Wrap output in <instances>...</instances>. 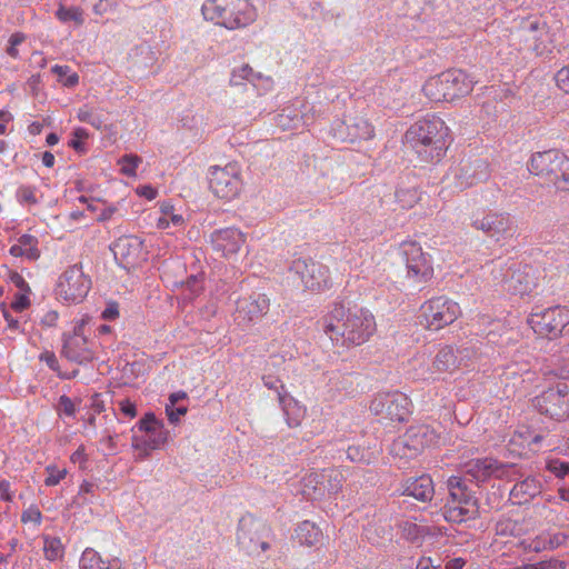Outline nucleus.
<instances>
[{
	"label": "nucleus",
	"mask_w": 569,
	"mask_h": 569,
	"mask_svg": "<svg viewBox=\"0 0 569 569\" xmlns=\"http://www.w3.org/2000/svg\"><path fill=\"white\" fill-rule=\"evenodd\" d=\"M78 118L82 122H90V123L94 124V122L91 119L92 112L88 109H80L79 113H78Z\"/></svg>",
	"instance_id": "63"
},
{
	"label": "nucleus",
	"mask_w": 569,
	"mask_h": 569,
	"mask_svg": "<svg viewBox=\"0 0 569 569\" xmlns=\"http://www.w3.org/2000/svg\"><path fill=\"white\" fill-rule=\"evenodd\" d=\"M10 253L13 257H24L29 260H37L40 257L37 238L30 234L21 236L18 242L10 248Z\"/></svg>",
	"instance_id": "32"
},
{
	"label": "nucleus",
	"mask_w": 569,
	"mask_h": 569,
	"mask_svg": "<svg viewBox=\"0 0 569 569\" xmlns=\"http://www.w3.org/2000/svg\"><path fill=\"white\" fill-rule=\"evenodd\" d=\"M539 492V482L535 478H527L523 481L515 485L511 490V496L517 499L518 503H523L529 501Z\"/></svg>",
	"instance_id": "35"
},
{
	"label": "nucleus",
	"mask_w": 569,
	"mask_h": 569,
	"mask_svg": "<svg viewBox=\"0 0 569 569\" xmlns=\"http://www.w3.org/2000/svg\"><path fill=\"white\" fill-rule=\"evenodd\" d=\"M452 184L465 191L489 179V166L482 160H462L452 169Z\"/></svg>",
	"instance_id": "15"
},
{
	"label": "nucleus",
	"mask_w": 569,
	"mask_h": 569,
	"mask_svg": "<svg viewBox=\"0 0 569 569\" xmlns=\"http://www.w3.org/2000/svg\"><path fill=\"white\" fill-rule=\"evenodd\" d=\"M290 270L300 278L307 290L320 292L331 287L329 268L312 259L298 258L292 261Z\"/></svg>",
	"instance_id": "12"
},
{
	"label": "nucleus",
	"mask_w": 569,
	"mask_h": 569,
	"mask_svg": "<svg viewBox=\"0 0 569 569\" xmlns=\"http://www.w3.org/2000/svg\"><path fill=\"white\" fill-rule=\"evenodd\" d=\"M459 352L452 346L441 347L431 363L433 372L453 375L465 367L466 365L463 359L459 357Z\"/></svg>",
	"instance_id": "27"
},
{
	"label": "nucleus",
	"mask_w": 569,
	"mask_h": 569,
	"mask_svg": "<svg viewBox=\"0 0 569 569\" xmlns=\"http://www.w3.org/2000/svg\"><path fill=\"white\" fill-rule=\"evenodd\" d=\"M521 527L512 519H501L496 525V533L501 537L519 536Z\"/></svg>",
	"instance_id": "44"
},
{
	"label": "nucleus",
	"mask_w": 569,
	"mask_h": 569,
	"mask_svg": "<svg viewBox=\"0 0 569 569\" xmlns=\"http://www.w3.org/2000/svg\"><path fill=\"white\" fill-rule=\"evenodd\" d=\"M338 136L348 142L367 140L373 137V127L363 117H349L339 127Z\"/></svg>",
	"instance_id": "25"
},
{
	"label": "nucleus",
	"mask_w": 569,
	"mask_h": 569,
	"mask_svg": "<svg viewBox=\"0 0 569 569\" xmlns=\"http://www.w3.org/2000/svg\"><path fill=\"white\" fill-rule=\"evenodd\" d=\"M252 73L251 67L248 64L242 66L240 69L233 71V76H239L242 79H249V76Z\"/></svg>",
	"instance_id": "62"
},
{
	"label": "nucleus",
	"mask_w": 569,
	"mask_h": 569,
	"mask_svg": "<svg viewBox=\"0 0 569 569\" xmlns=\"http://www.w3.org/2000/svg\"><path fill=\"white\" fill-rule=\"evenodd\" d=\"M555 81L563 93L569 94V64L556 72Z\"/></svg>",
	"instance_id": "48"
},
{
	"label": "nucleus",
	"mask_w": 569,
	"mask_h": 569,
	"mask_svg": "<svg viewBox=\"0 0 569 569\" xmlns=\"http://www.w3.org/2000/svg\"><path fill=\"white\" fill-rule=\"evenodd\" d=\"M91 408L96 413H100L104 409L103 401L98 393L93 395L91 398Z\"/></svg>",
	"instance_id": "60"
},
{
	"label": "nucleus",
	"mask_w": 569,
	"mask_h": 569,
	"mask_svg": "<svg viewBox=\"0 0 569 569\" xmlns=\"http://www.w3.org/2000/svg\"><path fill=\"white\" fill-rule=\"evenodd\" d=\"M138 428L140 431L144 432V436H134L132 438V446L144 457H147L150 451L159 449L168 441L169 431L164 428L163 422L158 420L152 412L146 413L144 417L140 419Z\"/></svg>",
	"instance_id": "10"
},
{
	"label": "nucleus",
	"mask_w": 569,
	"mask_h": 569,
	"mask_svg": "<svg viewBox=\"0 0 569 569\" xmlns=\"http://www.w3.org/2000/svg\"><path fill=\"white\" fill-rule=\"evenodd\" d=\"M80 569H119L103 559L96 550L87 548L80 558Z\"/></svg>",
	"instance_id": "36"
},
{
	"label": "nucleus",
	"mask_w": 569,
	"mask_h": 569,
	"mask_svg": "<svg viewBox=\"0 0 569 569\" xmlns=\"http://www.w3.org/2000/svg\"><path fill=\"white\" fill-rule=\"evenodd\" d=\"M547 468L557 477H565L566 475H569V462L560 461L559 459L550 460Z\"/></svg>",
	"instance_id": "49"
},
{
	"label": "nucleus",
	"mask_w": 569,
	"mask_h": 569,
	"mask_svg": "<svg viewBox=\"0 0 569 569\" xmlns=\"http://www.w3.org/2000/svg\"><path fill=\"white\" fill-rule=\"evenodd\" d=\"M43 555L48 561L62 560L64 557V546L57 537H43Z\"/></svg>",
	"instance_id": "38"
},
{
	"label": "nucleus",
	"mask_w": 569,
	"mask_h": 569,
	"mask_svg": "<svg viewBox=\"0 0 569 569\" xmlns=\"http://www.w3.org/2000/svg\"><path fill=\"white\" fill-rule=\"evenodd\" d=\"M567 562L558 558H550L535 563H527L511 569H566Z\"/></svg>",
	"instance_id": "43"
},
{
	"label": "nucleus",
	"mask_w": 569,
	"mask_h": 569,
	"mask_svg": "<svg viewBox=\"0 0 569 569\" xmlns=\"http://www.w3.org/2000/svg\"><path fill=\"white\" fill-rule=\"evenodd\" d=\"M211 243L222 257L230 258L244 246L246 236L236 228L220 229L211 234Z\"/></svg>",
	"instance_id": "23"
},
{
	"label": "nucleus",
	"mask_w": 569,
	"mask_h": 569,
	"mask_svg": "<svg viewBox=\"0 0 569 569\" xmlns=\"http://www.w3.org/2000/svg\"><path fill=\"white\" fill-rule=\"evenodd\" d=\"M403 488L406 495L423 502L430 501L435 495L433 481L427 475L408 479Z\"/></svg>",
	"instance_id": "28"
},
{
	"label": "nucleus",
	"mask_w": 569,
	"mask_h": 569,
	"mask_svg": "<svg viewBox=\"0 0 569 569\" xmlns=\"http://www.w3.org/2000/svg\"><path fill=\"white\" fill-rule=\"evenodd\" d=\"M471 227L482 231L496 241L511 239L516 232V226L509 213L488 212L481 218L475 219Z\"/></svg>",
	"instance_id": "16"
},
{
	"label": "nucleus",
	"mask_w": 569,
	"mask_h": 569,
	"mask_svg": "<svg viewBox=\"0 0 569 569\" xmlns=\"http://www.w3.org/2000/svg\"><path fill=\"white\" fill-rule=\"evenodd\" d=\"M266 526L252 517H243L239 521L238 542L248 553H259L269 549V543L261 540Z\"/></svg>",
	"instance_id": "19"
},
{
	"label": "nucleus",
	"mask_w": 569,
	"mask_h": 569,
	"mask_svg": "<svg viewBox=\"0 0 569 569\" xmlns=\"http://www.w3.org/2000/svg\"><path fill=\"white\" fill-rule=\"evenodd\" d=\"M519 546L527 552H542L549 550L548 532H541L535 538L522 539Z\"/></svg>",
	"instance_id": "40"
},
{
	"label": "nucleus",
	"mask_w": 569,
	"mask_h": 569,
	"mask_svg": "<svg viewBox=\"0 0 569 569\" xmlns=\"http://www.w3.org/2000/svg\"><path fill=\"white\" fill-rule=\"evenodd\" d=\"M411 401L407 395L402 392L383 393L377 396L371 405L370 410L391 421H405L410 415Z\"/></svg>",
	"instance_id": "14"
},
{
	"label": "nucleus",
	"mask_w": 569,
	"mask_h": 569,
	"mask_svg": "<svg viewBox=\"0 0 569 569\" xmlns=\"http://www.w3.org/2000/svg\"><path fill=\"white\" fill-rule=\"evenodd\" d=\"M472 90V80L460 69H449L431 77L422 87L425 96L435 102H452Z\"/></svg>",
	"instance_id": "4"
},
{
	"label": "nucleus",
	"mask_w": 569,
	"mask_h": 569,
	"mask_svg": "<svg viewBox=\"0 0 569 569\" xmlns=\"http://www.w3.org/2000/svg\"><path fill=\"white\" fill-rule=\"evenodd\" d=\"M528 323L538 336L556 339L569 325V309L556 306L531 312L528 317Z\"/></svg>",
	"instance_id": "9"
},
{
	"label": "nucleus",
	"mask_w": 569,
	"mask_h": 569,
	"mask_svg": "<svg viewBox=\"0 0 569 569\" xmlns=\"http://www.w3.org/2000/svg\"><path fill=\"white\" fill-rule=\"evenodd\" d=\"M73 139L69 142V146L77 151H83L82 139L87 138L88 134L84 129H76L73 132Z\"/></svg>",
	"instance_id": "55"
},
{
	"label": "nucleus",
	"mask_w": 569,
	"mask_h": 569,
	"mask_svg": "<svg viewBox=\"0 0 569 569\" xmlns=\"http://www.w3.org/2000/svg\"><path fill=\"white\" fill-rule=\"evenodd\" d=\"M296 537L300 545L307 547L318 546L323 538L322 531L319 527L309 520H305L299 523L296 529Z\"/></svg>",
	"instance_id": "31"
},
{
	"label": "nucleus",
	"mask_w": 569,
	"mask_h": 569,
	"mask_svg": "<svg viewBox=\"0 0 569 569\" xmlns=\"http://www.w3.org/2000/svg\"><path fill=\"white\" fill-rule=\"evenodd\" d=\"M22 522H33L39 525L41 522V512L37 507H30L23 511L21 516Z\"/></svg>",
	"instance_id": "53"
},
{
	"label": "nucleus",
	"mask_w": 569,
	"mask_h": 569,
	"mask_svg": "<svg viewBox=\"0 0 569 569\" xmlns=\"http://www.w3.org/2000/svg\"><path fill=\"white\" fill-rule=\"evenodd\" d=\"M322 332L337 348L350 349L367 342L376 332L373 315L360 307L336 303L319 320Z\"/></svg>",
	"instance_id": "1"
},
{
	"label": "nucleus",
	"mask_w": 569,
	"mask_h": 569,
	"mask_svg": "<svg viewBox=\"0 0 569 569\" xmlns=\"http://www.w3.org/2000/svg\"><path fill=\"white\" fill-rule=\"evenodd\" d=\"M511 469L512 466L501 465L492 458L469 460L462 466V472L476 481H486L491 476L502 478Z\"/></svg>",
	"instance_id": "21"
},
{
	"label": "nucleus",
	"mask_w": 569,
	"mask_h": 569,
	"mask_svg": "<svg viewBox=\"0 0 569 569\" xmlns=\"http://www.w3.org/2000/svg\"><path fill=\"white\" fill-rule=\"evenodd\" d=\"M508 290L515 295H527L530 291V281L521 271H515L508 281Z\"/></svg>",
	"instance_id": "41"
},
{
	"label": "nucleus",
	"mask_w": 569,
	"mask_h": 569,
	"mask_svg": "<svg viewBox=\"0 0 569 569\" xmlns=\"http://www.w3.org/2000/svg\"><path fill=\"white\" fill-rule=\"evenodd\" d=\"M563 154L555 149L536 152L528 162V170L530 173L548 182L555 167L559 163L560 157Z\"/></svg>",
	"instance_id": "26"
},
{
	"label": "nucleus",
	"mask_w": 569,
	"mask_h": 569,
	"mask_svg": "<svg viewBox=\"0 0 569 569\" xmlns=\"http://www.w3.org/2000/svg\"><path fill=\"white\" fill-rule=\"evenodd\" d=\"M56 16L61 22L73 21L77 26H81L84 21L83 11L78 7L67 8L60 4Z\"/></svg>",
	"instance_id": "42"
},
{
	"label": "nucleus",
	"mask_w": 569,
	"mask_h": 569,
	"mask_svg": "<svg viewBox=\"0 0 569 569\" xmlns=\"http://www.w3.org/2000/svg\"><path fill=\"white\" fill-rule=\"evenodd\" d=\"M48 477L44 480L47 486L58 485L67 475L66 469H58L56 466H48L46 468Z\"/></svg>",
	"instance_id": "47"
},
{
	"label": "nucleus",
	"mask_w": 569,
	"mask_h": 569,
	"mask_svg": "<svg viewBox=\"0 0 569 569\" xmlns=\"http://www.w3.org/2000/svg\"><path fill=\"white\" fill-rule=\"evenodd\" d=\"M421 199V192L415 187L399 188L396 191V201L403 210L412 209Z\"/></svg>",
	"instance_id": "37"
},
{
	"label": "nucleus",
	"mask_w": 569,
	"mask_h": 569,
	"mask_svg": "<svg viewBox=\"0 0 569 569\" xmlns=\"http://www.w3.org/2000/svg\"><path fill=\"white\" fill-rule=\"evenodd\" d=\"M323 476L322 482L325 483L326 493L337 495L342 489L343 475L337 469H326L321 471Z\"/></svg>",
	"instance_id": "39"
},
{
	"label": "nucleus",
	"mask_w": 569,
	"mask_h": 569,
	"mask_svg": "<svg viewBox=\"0 0 569 569\" xmlns=\"http://www.w3.org/2000/svg\"><path fill=\"white\" fill-rule=\"evenodd\" d=\"M420 323L427 330L438 331L453 323L461 315L457 302L445 298L436 297L426 301L420 308Z\"/></svg>",
	"instance_id": "7"
},
{
	"label": "nucleus",
	"mask_w": 569,
	"mask_h": 569,
	"mask_svg": "<svg viewBox=\"0 0 569 569\" xmlns=\"http://www.w3.org/2000/svg\"><path fill=\"white\" fill-rule=\"evenodd\" d=\"M548 532L549 550H555L567 543L569 537L563 532Z\"/></svg>",
	"instance_id": "51"
},
{
	"label": "nucleus",
	"mask_w": 569,
	"mask_h": 569,
	"mask_svg": "<svg viewBox=\"0 0 569 569\" xmlns=\"http://www.w3.org/2000/svg\"><path fill=\"white\" fill-rule=\"evenodd\" d=\"M449 499L445 507V518L450 522L461 523L475 519L478 515V501L468 490L461 477L448 479Z\"/></svg>",
	"instance_id": "6"
},
{
	"label": "nucleus",
	"mask_w": 569,
	"mask_h": 569,
	"mask_svg": "<svg viewBox=\"0 0 569 569\" xmlns=\"http://www.w3.org/2000/svg\"><path fill=\"white\" fill-rule=\"evenodd\" d=\"M262 381L268 389L277 392L278 400L286 415L288 426L290 428L299 427L302 419V413H300L301 409L298 406V402L288 396L284 385L273 376H263Z\"/></svg>",
	"instance_id": "20"
},
{
	"label": "nucleus",
	"mask_w": 569,
	"mask_h": 569,
	"mask_svg": "<svg viewBox=\"0 0 569 569\" xmlns=\"http://www.w3.org/2000/svg\"><path fill=\"white\" fill-rule=\"evenodd\" d=\"M270 300L264 293H253L237 302V319L249 325L261 319L269 311Z\"/></svg>",
	"instance_id": "22"
},
{
	"label": "nucleus",
	"mask_w": 569,
	"mask_h": 569,
	"mask_svg": "<svg viewBox=\"0 0 569 569\" xmlns=\"http://www.w3.org/2000/svg\"><path fill=\"white\" fill-rule=\"evenodd\" d=\"M209 187L221 199H233L241 189L240 168L236 162L210 169Z\"/></svg>",
	"instance_id": "13"
},
{
	"label": "nucleus",
	"mask_w": 569,
	"mask_h": 569,
	"mask_svg": "<svg viewBox=\"0 0 569 569\" xmlns=\"http://www.w3.org/2000/svg\"><path fill=\"white\" fill-rule=\"evenodd\" d=\"M186 288L190 290L192 295H197L202 288V276H191L186 282Z\"/></svg>",
	"instance_id": "56"
},
{
	"label": "nucleus",
	"mask_w": 569,
	"mask_h": 569,
	"mask_svg": "<svg viewBox=\"0 0 569 569\" xmlns=\"http://www.w3.org/2000/svg\"><path fill=\"white\" fill-rule=\"evenodd\" d=\"M412 446L413 443L408 440V435L405 432L392 442L390 447V455L393 458L405 461L415 459L420 455V452Z\"/></svg>",
	"instance_id": "34"
},
{
	"label": "nucleus",
	"mask_w": 569,
	"mask_h": 569,
	"mask_svg": "<svg viewBox=\"0 0 569 569\" xmlns=\"http://www.w3.org/2000/svg\"><path fill=\"white\" fill-rule=\"evenodd\" d=\"M323 476L320 472H310L301 480V493L308 500H321L326 495Z\"/></svg>",
	"instance_id": "30"
},
{
	"label": "nucleus",
	"mask_w": 569,
	"mask_h": 569,
	"mask_svg": "<svg viewBox=\"0 0 569 569\" xmlns=\"http://www.w3.org/2000/svg\"><path fill=\"white\" fill-rule=\"evenodd\" d=\"M112 251L116 260L124 268L134 267L143 254L142 242L132 236L121 237L114 241Z\"/></svg>",
	"instance_id": "24"
},
{
	"label": "nucleus",
	"mask_w": 569,
	"mask_h": 569,
	"mask_svg": "<svg viewBox=\"0 0 569 569\" xmlns=\"http://www.w3.org/2000/svg\"><path fill=\"white\" fill-rule=\"evenodd\" d=\"M547 183L558 191H569V158L566 154L560 157Z\"/></svg>",
	"instance_id": "33"
},
{
	"label": "nucleus",
	"mask_w": 569,
	"mask_h": 569,
	"mask_svg": "<svg viewBox=\"0 0 569 569\" xmlns=\"http://www.w3.org/2000/svg\"><path fill=\"white\" fill-rule=\"evenodd\" d=\"M119 407H120V411L124 416H127L129 418H134L137 416L136 405L133 402H131L130 400H128V399L121 400L119 402Z\"/></svg>",
	"instance_id": "57"
},
{
	"label": "nucleus",
	"mask_w": 569,
	"mask_h": 569,
	"mask_svg": "<svg viewBox=\"0 0 569 569\" xmlns=\"http://www.w3.org/2000/svg\"><path fill=\"white\" fill-rule=\"evenodd\" d=\"M0 496H1V499L4 500V501H11L12 500V495H11V491H10V482L9 481H7V480L0 481Z\"/></svg>",
	"instance_id": "59"
},
{
	"label": "nucleus",
	"mask_w": 569,
	"mask_h": 569,
	"mask_svg": "<svg viewBox=\"0 0 569 569\" xmlns=\"http://www.w3.org/2000/svg\"><path fill=\"white\" fill-rule=\"evenodd\" d=\"M17 197L21 203L36 204L38 202L34 189L31 187H20Z\"/></svg>",
	"instance_id": "50"
},
{
	"label": "nucleus",
	"mask_w": 569,
	"mask_h": 569,
	"mask_svg": "<svg viewBox=\"0 0 569 569\" xmlns=\"http://www.w3.org/2000/svg\"><path fill=\"white\" fill-rule=\"evenodd\" d=\"M138 193L146 197L147 199L149 200H152L156 198L157 196V191L156 189H153L152 187L150 186H144V187H141L138 189Z\"/></svg>",
	"instance_id": "61"
},
{
	"label": "nucleus",
	"mask_w": 569,
	"mask_h": 569,
	"mask_svg": "<svg viewBox=\"0 0 569 569\" xmlns=\"http://www.w3.org/2000/svg\"><path fill=\"white\" fill-rule=\"evenodd\" d=\"M406 432L408 435V440L413 443L412 447H416L420 453L426 448L438 443V433L427 425L411 426Z\"/></svg>",
	"instance_id": "29"
},
{
	"label": "nucleus",
	"mask_w": 569,
	"mask_h": 569,
	"mask_svg": "<svg viewBox=\"0 0 569 569\" xmlns=\"http://www.w3.org/2000/svg\"><path fill=\"white\" fill-rule=\"evenodd\" d=\"M535 407L555 420L569 418V387L559 382L535 398Z\"/></svg>",
	"instance_id": "11"
},
{
	"label": "nucleus",
	"mask_w": 569,
	"mask_h": 569,
	"mask_svg": "<svg viewBox=\"0 0 569 569\" xmlns=\"http://www.w3.org/2000/svg\"><path fill=\"white\" fill-rule=\"evenodd\" d=\"M300 120L301 119L299 114L296 112H282L276 117V126L280 128L282 131H289L296 129Z\"/></svg>",
	"instance_id": "45"
},
{
	"label": "nucleus",
	"mask_w": 569,
	"mask_h": 569,
	"mask_svg": "<svg viewBox=\"0 0 569 569\" xmlns=\"http://www.w3.org/2000/svg\"><path fill=\"white\" fill-rule=\"evenodd\" d=\"M518 36L527 49L536 57L553 53L563 34V24L556 19L530 14L519 20Z\"/></svg>",
	"instance_id": "3"
},
{
	"label": "nucleus",
	"mask_w": 569,
	"mask_h": 569,
	"mask_svg": "<svg viewBox=\"0 0 569 569\" xmlns=\"http://www.w3.org/2000/svg\"><path fill=\"white\" fill-rule=\"evenodd\" d=\"M40 359L44 361L52 370H58V359L53 352H44L40 356Z\"/></svg>",
	"instance_id": "58"
},
{
	"label": "nucleus",
	"mask_w": 569,
	"mask_h": 569,
	"mask_svg": "<svg viewBox=\"0 0 569 569\" xmlns=\"http://www.w3.org/2000/svg\"><path fill=\"white\" fill-rule=\"evenodd\" d=\"M91 288V280L88 278L80 264L67 268L59 277L56 286V296L67 303H79L88 295Z\"/></svg>",
	"instance_id": "8"
},
{
	"label": "nucleus",
	"mask_w": 569,
	"mask_h": 569,
	"mask_svg": "<svg viewBox=\"0 0 569 569\" xmlns=\"http://www.w3.org/2000/svg\"><path fill=\"white\" fill-rule=\"evenodd\" d=\"M202 13L208 20H217L229 29L247 26L253 20L248 0H207Z\"/></svg>",
	"instance_id": "5"
},
{
	"label": "nucleus",
	"mask_w": 569,
	"mask_h": 569,
	"mask_svg": "<svg viewBox=\"0 0 569 569\" xmlns=\"http://www.w3.org/2000/svg\"><path fill=\"white\" fill-rule=\"evenodd\" d=\"M58 411L69 417L74 416L76 407L73 401L67 396H61L58 402Z\"/></svg>",
	"instance_id": "52"
},
{
	"label": "nucleus",
	"mask_w": 569,
	"mask_h": 569,
	"mask_svg": "<svg viewBox=\"0 0 569 569\" xmlns=\"http://www.w3.org/2000/svg\"><path fill=\"white\" fill-rule=\"evenodd\" d=\"M166 412L169 421L176 423L179 421L181 416L187 413V407L180 406L174 408V406H166Z\"/></svg>",
	"instance_id": "54"
},
{
	"label": "nucleus",
	"mask_w": 569,
	"mask_h": 569,
	"mask_svg": "<svg viewBox=\"0 0 569 569\" xmlns=\"http://www.w3.org/2000/svg\"><path fill=\"white\" fill-rule=\"evenodd\" d=\"M86 321L81 320L73 328L71 335L64 336L62 355L77 363L89 362L94 358L92 342L84 336Z\"/></svg>",
	"instance_id": "18"
},
{
	"label": "nucleus",
	"mask_w": 569,
	"mask_h": 569,
	"mask_svg": "<svg viewBox=\"0 0 569 569\" xmlns=\"http://www.w3.org/2000/svg\"><path fill=\"white\" fill-rule=\"evenodd\" d=\"M186 398H187V393L183 391H178V392L171 393L169 397L170 403L168 406H174L179 400H182Z\"/></svg>",
	"instance_id": "64"
},
{
	"label": "nucleus",
	"mask_w": 569,
	"mask_h": 569,
	"mask_svg": "<svg viewBox=\"0 0 569 569\" xmlns=\"http://www.w3.org/2000/svg\"><path fill=\"white\" fill-rule=\"evenodd\" d=\"M140 161L141 160L138 156L127 154V156L122 157L120 160V163L122 164V167H121L122 173H124L127 176H134L136 168Z\"/></svg>",
	"instance_id": "46"
},
{
	"label": "nucleus",
	"mask_w": 569,
	"mask_h": 569,
	"mask_svg": "<svg viewBox=\"0 0 569 569\" xmlns=\"http://www.w3.org/2000/svg\"><path fill=\"white\" fill-rule=\"evenodd\" d=\"M449 128L436 116L417 120L406 131L405 138L421 162L436 163L446 154Z\"/></svg>",
	"instance_id": "2"
},
{
	"label": "nucleus",
	"mask_w": 569,
	"mask_h": 569,
	"mask_svg": "<svg viewBox=\"0 0 569 569\" xmlns=\"http://www.w3.org/2000/svg\"><path fill=\"white\" fill-rule=\"evenodd\" d=\"M403 254L406 257L407 276L410 280L416 283H425L432 278L433 268L419 243L415 241L403 243Z\"/></svg>",
	"instance_id": "17"
}]
</instances>
